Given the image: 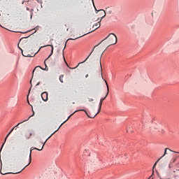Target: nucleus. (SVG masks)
<instances>
[{
	"instance_id": "f257e3e1",
	"label": "nucleus",
	"mask_w": 179,
	"mask_h": 179,
	"mask_svg": "<svg viewBox=\"0 0 179 179\" xmlns=\"http://www.w3.org/2000/svg\"><path fill=\"white\" fill-rule=\"evenodd\" d=\"M106 40H107L106 41ZM103 41H106L104 43L103 46L99 47L96 48H95V52L94 55H101L99 59V69L101 71V76L103 79V68L101 67V57H103V54H104V51L107 50L106 48V45H108V47H110V45H114V44H117V36L114 34H110L105 39L102 40L98 45H96V47H99L101 43ZM105 48V49H104Z\"/></svg>"
},
{
	"instance_id": "f03ea898",
	"label": "nucleus",
	"mask_w": 179,
	"mask_h": 179,
	"mask_svg": "<svg viewBox=\"0 0 179 179\" xmlns=\"http://www.w3.org/2000/svg\"><path fill=\"white\" fill-rule=\"evenodd\" d=\"M105 83L107 87V93H106L105 97L101 98L100 99L98 112L95 115H95V117H96V115H97V114H99V113H100V111H101V106H103V101H104V100H106V98L107 97V96H108V92H109L108 84L107 83V81H106V80H105Z\"/></svg>"
},
{
	"instance_id": "7ed1b4c3",
	"label": "nucleus",
	"mask_w": 179,
	"mask_h": 179,
	"mask_svg": "<svg viewBox=\"0 0 179 179\" xmlns=\"http://www.w3.org/2000/svg\"><path fill=\"white\" fill-rule=\"evenodd\" d=\"M78 111H84V113H85L86 115H87V117H89V118H94V117H96V115H89V113H87V111H86V110H84V109L76 110L73 113H72V114L67 118L66 120H65L63 123L61 124V125L59 127V128L57 129V131H59V128H61V127H62V125H64V124H65V122H66V121H68V120H69V118H71V115H73V114H74L75 113H78Z\"/></svg>"
},
{
	"instance_id": "20e7f679",
	"label": "nucleus",
	"mask_w": 179,
	"mask_h": 179,
	"mask_svg": "<svg viewBox=\"0 0 179 179\" xmlns=\"http://www.w3.org/2000/svg\"><path fill=\"white\" fill-rule=\"evenodd\" d=\"M33 150H38L39 152L41 151V150H40V148L31 147L30 148V152H29V164L27 166H25L21 171L13 173L12 174H19V173L23 171V170H24V169H26V167H27V166H29L30 164V163H31V152H33Z\"/></svg>"
},
{
	"instance_id": "39448f33",
	"label": "nucleus",
	"mask_w": 179,
	"mask_h": 179,
	"mask_svg": "<svg viewBox=\"0 0 179 179\" xmlns=\"http://www.w3.org/2000/svg\"><path fill=\"white\" fill-rule=\"evenodd\" d=\"M18 48H19V50H20V51H21V52H22V55H23V57H29V58H31V57H35L36 56V54H37V52L36 53H31V55H30V54H29L28 52H27V51H25L24 53H23V49L22 48H21L20 47H19L18 46Z\"/></svg>"
},
{
	"instance_id": "423d86ee",
	"label": "nucleus",
	"mask_w": 179,
	"mask_h": 179,
	"mask_svg": "<svg viewBox=\"0 0 179 179\" xmlns=\"http://www.w3.org/2000/svg\"><path fill=\"white\" fill-rule=\"evenodd\" d=\"M22 122L18 123L15 127H14L10 131V132L8 134V135L6 136L4 143H3L1 150H2V148H3V145H5V143L6 142V140L8 139V137L9 136V135H10L12 134V132H13V129H15L16 128V127H19V125H20V124H22Z\"/></svg>"
},
{
	"instance_id": "0eeeda50",
	"label": "nucleus",
	"mask_w": 179,
	"mask_h": 179,
	"mask_svg": "<svg viewBox=\"0 0 179 179\" xmlns=\"http://www.w3.org/2000/svg\"><path fill=\"white\" fill-rule=\"evenodd\" d=\"M96 48H97V46H94V48L92 49V51L90 53V55H88V57L85 59V61H83L81 63H79L78 64V66H76V68H78L79 66V65H80V64H85V62H86V61H87V59H89V58L90 57V55H92V54H93V52H94V50H96Z\"/></svg>"
},
{
	"instance_id": "6e6552de",
	"label": "nucleus",
	"mask_w": 179,
	"mask_h": 179,
	"mask_svg": "<svg viewBox=\"0 0 179 179\" xmlns=\"http://www.w3.org/2000/svg\"><path fill=\"white\" fill-rule=\"evenodd\" d=\"M96 48H97V46H94V48L92 49V51L90 53V55H88V57L85 59V61H83L81 63H79L78 64V66H76V68H78L79 66V65H80V64H85V62H86V61H87V59H89V58L90 57V55H92V54H93V52H94V50H96Z\"/></svg>"
},
{
	"instance_id": "1a4fd4ad",
	"label": "nucleus",
	"mask_w": 179,
	"mask_h": 179,
	"mask_svg": "<svg viewBox=\"0 0 179 179\" xmlns=\"http://www.w3.org/2000/svg\"><path fill=\"white\" fill-rule=\"evenodd\" d=\"M96 48H97V46H94V48L92 49V51L90 53V55H88V57L85 59V61H83L81 63H79L78 64V66H76V68H78L79 66V65H80V64H85V62H86V61H87V59H89V58L90 57V55H92V54H93V52H94V50H96Z\"/></svg>"
},
{
	"instance_id": "9d476101",
	"label": "nucleus",
	"mask_w": 179,
	"mask_h": 179,
	"mask_svg": "<svg viewBox=\"0 0 179 179\" xmlns=\"http://www.w3.org/2000/svg\"><path fill=\"white\" fill-rule=\"evenodd\" d=\"M58 130L55 131L43 143V142H39V145H43L42 147L41 148L40 150H41L42 149H44V145H45V143H47V141H48V139H50V138H51V136H52V135H54V134H55V132H57Z\"/></svg>"
},
{
	"instance_id": "9b49d317",
	"label": "nucleus",
	"mask_w": 179,
	"mask_h": 179,
	"mask_svg": "<svg viewBox=\"0 0 179 179\" xmlns=\"http://www.w3.org/2000/svg\"><path fill=\"white\" fill-rule=\"evenodd\" d=\"M41 99L43 100V101H48V92H44L41 94Z\"/></svg>"
},
{
	"instance_id": "f8f14e48",
	"label": "nucleus",
	"mask_w": 179,
	"mask_h": 179,
	"mask_svg": "<svg viewBox=\"0 0 179 179\" xmlns=\"http://www.w3.org/2000/svg\"><path fill=\"white\" fill-rule=\"evenodd\" d=\"M100 22H101V20H100L99 22H98L97 23L94 24L92 27L94 29L91 31L90 32L87 33V34H89L90 33H92V31H94V30H97V29H99V27H100Z\"/></svg>"
},
{
	"instance_id": "ddd939ff",
	"label": "nucleus",
	"mask_w": 179,
	"mask_h": 179,
	"mask_svg": "<svg viewBox=\"0 0 179 179\" xmlns=\"http://www.w3.org/2000/svg\"><path fill=\"white\" fill-rule=\"evenodd\" d=\"M99 16H101L100 20H102L103 17H106V11L104 10H99Z\"/></svg>"
},
{
	"instance_id": "4468645a",
	"label": "nucleus",
	"mask_w": 179,
	"mask_h": 179,
	"mask_svg": "<svg viewBox=\"0 0 179 179\" xmlns=\"http://www.w3.org/2000/svg\"><path fill=\"white\" fill-rule=\"evenodd\" d=\"M45 47H51V48H52L50 56L45 59V61H47V59H48L50 58V57H51V55H52V54H54V45H48Z\"/></svg>"
},
{
	"instance_id": "2eb2a0df",
	"label": "nucleus",
	"mask_w": 179,
	"mask_h": 179,
	"mask_svg": "<svg viewBox=\"0 0 179 179\" xmlns=\"http://www.w3.org/2000/svg\"><path fill=\"white\" fill-rule=\"evenodd\" d=\"M169 150L170 152H174L171 150H170V148H166L164 150V155L159 158L160 159H163V157H164L166 156V155H167V151Z\"/></svg>"
},
{
	"instance_id": "dca6fc26",
	"label": "nucleus",
	"mask_w": 179,
	"mask_h": 179,
	"mask_svg": "<svg viewBox=\"0 0 179 179\" xmlns=\"http://www.w3.org/2000/svg\"><path fill=\"white\" fill-rule=\"evenodd\" d=\"M33 136V133H26L25 134V138L26 139H30V138H31V136Z\"/></svg>"
},
{
	"instance_id": "f3484780",
	"label": "nucleus",
	"mask_w": 179,
	"mask_h": 179,
	"mask_svg": "<svg viewBox=\"0 0 179 179\" xmlns=\"http://www.w3.org/2000/svg\"><path fill=\"white\" fill-rule=\"evenodd\" d=\"M1 174H2L3 176H5L6 174H12V173H8V172H5V171H2V163L1 165V171H0Z\"/></svg>"
},
{
	"instance_id": "a211bd4d",
	"label": "nucleus",
	"mask_w": 179,
	"mask_h": 179,
	"mask_svg": "<svg viewBox=\"0 0 179 179\" xmlns=\"http://www.w3.org/2000/svg\"><path fill=\"white\" fill-rule=\"evenodd\" d=\"M39 69H42L43 71L45 70V69H43L41 66H37L36 67H35L34 70L33 71V73H34V71H38Z\"/></svg>"
},
{
	"instance_id": "6ab92c4d",
	"label": "nucleus",
	"mask_w": 179,
	"mask_h": 179,
	"mask_svg": "<svg viewBox=\"0 0 179 179\" xmlns=\"http://www.w3.org/2000/svg\"><path fill=\"white\" fill-rule=\"evenodd\" d=\"M86 34H84V35H83V36H78V37H77V38H69L68 40H67V41H69V40H78V38H80V37H83V36H86Z\"/></svg>"
},
{
	"instance_id": "aec40b11",
	"label": "nucleus",
	"mask_w": 179,
	"mask_h": 179,
	"mask_svg": "<svg viewBox=\"0 0 179 179\" xmlns=\"http://www.w3.org/2000/svg\"><path fill=\"white\" fill-rule=\"evenodd\" d=\"M59 80H60L61 83H64V75H61L59 76Z\"/></svg>"
},
{
	"instance_id": "412c9836",
	"label": "nucleus",
	"mask_w": 179,
	"mask_h": 179,
	"mask_svg": "<svg viewBox=\"0 0 179 179\" xmlns=\"http://www.w3.org/2000/svg\"><path fill=\"white\" fill-rule=\"evenodd\" d=\"M108 15H111L113 13V10H111L110 8H106Z\"/></svg>"
},
{
	"instance_id": "4be33fe9",
	"label": "nucleus",
	"mask_w": 179,
	"mask_h": 179,
	"mask_svg": "<svg viewBox=\"0 0 179 179\" xmlns=\"http://www.w3.org/2000/svg\"><path fill=\"white\" fill-rule=\"evenodd\" d=\"M160 158L155 163L154 166H153V170H155V168L156 167V166H157V163H159V161H160Z\"/></svg>"
},
{
	"instance_id": "5701e85b",
	"label": "nucleus",
	"mask_w": 179,
	"mask_h": 179,
	"mask_svg": "<svg viewBox=\"0 0 179 179\" xmlns=\"http://www.w3.org/2000/svg\"><path fill=\"white\" fill-rule=\"evenodd\" d=\"M33 115H34V111H33V115H32L29 116L27 120H24L22 122H26V121H29V120H30V118H31V117H32Z\"/></svg>"
},
{
	"instance_id": "b1692460",
	"label": "nucleus",
	"mask_w": 179,
	"mask_h": 179,
	"mask_svg": "<svg viewBox=\"0 0 179 179\" xmlns=\"http://www.w3.org/2000/svg\"><path fill=\"white\" fill-rule=\"evenodd\" d=\"M175 162H176V159H174L173 160V162H171V164H169V167H171V164H172V163H175Z\"/></svg>"
},
{
	"instance_id": "393cba45",
	"label": "nucleus",
	"mask_w": 179,
	"mask_h": 179,
	"mask_svg": "<svg viewBox=\"0 0 179 179\" xmlns=\"http://www.w3.org/2000/svg\"><path fill=\"white\" fill-rule=\"evenodd\" d=\"M38 3H43V1L41 0H36Z\"/></svg>"
},
{
	"instance_id": "a878e982",
	"label": "nucleus",
	"mask_w": 179,
	"mask_h": 179,
	"mask_svg": "<svg viewBox=\"0 0 179 179\" xmlns=\"http://www.w3.org/2000/svg\"><path fill=\"white\" fill-rule=\"evenodd\" d=\"M34 30H35V33H36V31H37V30H38V27H36Z\"/></svg>"
},
{
	"instance_id": "bb28decb",
	"label": "nucleus",
	"mask_w": 179,
	"mask_h": 179,
	"mask_svg": "<svg viewBox=\"0 0 179 179\" xmlns=\"http://www.w3.org/2000/svg\"><path fill=\"white\" fill-rule=\"evenodd\" d=\"M89 101H93V99H89Z\"/></svg>"
},
{
	"instance_id": "cd10ccee",
	"label": "nucleus",
	"mask_w": 179,
	"mask_h": 179,
	"mask_svg": "<svg viewBox=\"0 0 179 179\" xmlns=\"http://www.w3.org/2000/svg\"><path fill=\"white\" fill-rule=\"evenodd\" d=\"M85 78H89V74H87V75L85 76Z\"/></svg>"
},
{
	"instance_id": "c85d7f7f",
	"label": "nucleus",
	"mask_w": 179,
	"mask_h": 179,
	"mask_svg": "<svg viewBox=\"0 0 179 179\" xmlns=\"http://www.w3.org/2000/svg\"><path fill=\"white\" fill-rule=\"evenodd\" d=\"M38 85H40V83H38L36 84V86H38Z\"/></svg>"
},
{
	"instance_id": "c756f323",
	"label": "nucleus",
	"mask_w": 179,
	"mask_h": 179,
	"mask_svg": "<svg viewBox=\"0 0 179 179\" xmlns=\"http://www.w3.org/2000/svg\"><path fill=\"white\" fill-rule=\"evenodd\" d=\"M178 175H174V177L176 178V177H178Z\"/></svg>"
},
{
	"instance_id": "7c9ffc66",
	"label": "nucleus",
	"mask_w": 179,
	"mask_h": 179,
	"mask_svg": "<svg viewBox=\"0 0 179 179\" xmlns=\"http://www.w3.org/2000/svg\"><path fill=\"white\" fill-rule=\"evenodd\" d=\"M27 10H29V8L28 7H27Z\"/></svg>"
},
{
	"instance_id": "2f4dec72",
	"label": "nucleus",
	"mask_w": 179,
	"mask_h": 179,
	"mask_svg": "<svg viewBox=\"0 0 179 179\" xmlns=\"http://www.w3.org/2000/svg\"><path fill=\"white\" fill-rule=\"evenodd\" d=\"M44 64H45V66L47 67V64H45V62H44Z\"/></svg>"
},
{
	"instance_id": "473e14b6",
	"label": "nucleus",
	"mask_w": 179,
	"mask_h": 179,
	"mask_svg": "<svg viewBox=\"0 0 179 179\" xmlns=\"http://www.w3.org/2000/svg\"><path fill=\"white\" fill-rule=\"evenodd\" d=\"M27 103H28L29 104H30V103L29 102V99H27Z\"/></svg>"
},
{
	"instance_id": "72a5a7b5",
	"label": "nucleus",
	"mask_w": 179,
	"mask_h": 179,
	"mask_svg": "<svg viewBox=\"0 0 179 179\" xmlns=\"http://www.w3.org/2000/svg\"><path fill=\"white\" fill-rule=\"evenodd\" d=\"M153 174H155V171H152V175H153Z\"/></svg>"
},
{
	"instance_id": "f704fd0d",
	"label": "nucleus",
	"mask_w": 179,
	"mask_h": 179,
	"mask_svg": "<svg viewBox=\"0 0 179 179\" xmlns=\"http://www.w3.org/2000/svg\"><path fill=\"white\" fill-rule=\"evenodd\" d=\"M23 3H24V1H22V4L23 5Z\"/></svg>"
},
{
	"instance_id": "c9c22d12",
	"label": "nucleus",
	"mask_w": 179,
	"mask_h": 179,
	"mask_svg": "<svg viewBox=\"0 0 179 179\" xmlns=\"http://www.w3.org/2000/svg\"><path fill=\"white\" fill-rule=\"evenodd\" d=\"M98 12H99V10H96V13H98Z\"/></svg>"
},
{
	"instance_id": "e433bc0d",
	"label": "nucleus",
	"mask_w": 179,
	"mask_h": 179,
	"mask_svg": "<svg viewBox=\"0 0 179 179\" xmlns=\"http://www.w3.org/2000/svg\"><path fill=\"white\" fill-rule=\"evenodd\" d=\"M63 57H64V61H65V57H64V55H63Z\"/></svg>"
},
{
	"instance_id": "4c0bfd02",
	"label": "nucleus",
	"mask_w": 179,
	"mask_h": 179,
	"mask_svg": "<svg viewBox=\"0 0 179 179\" xmlns=\"http://www.w3.org/2000/svg\"><path fill=\"white\" fill-rule=\"evenodd\" d=\"M30 90H31V89L29 90V93H30Z\"/></svg>"
},
{
	"instance_id": "58836bf2",
	"label": "nucleus",
	"mask_w": 179,
	"mask_h": 179,
	"mask_svg": "<svg viewBox=\"0 0 179 179\" xmlns=\"http://www.w3.org/2000/svg\"><path fill=\"white\" fill-rule=\"evenodd\" d=\"M150 178H152V176H150L148 179H150Z\"/></svg>"
},
{
	"instance_id": "ea45409f",
	"label": "nucleus",
	"mask_w": 179,
	"mask_h": 179,
	"mask_svg": "<svg viewBox=\"0 0 179 179\" xmlns=\"http://www.w3.org/2000/svg\"><path fill=\"white\" fill-rule=\"evenodd\" d=\"M97 20H100V18H98Z\"/></svg>"
},
{
	"instance_id": "a19ab883",
	"label": "nucleus",
	"mask_w": 179,
	"mask_h": 179,
	"mask_svg": "<svg viewBox=\"0 0 179 179\" xmlns=\"http://www.w3.org/2000/svg\"><path fill=\"white\" fill-rule=\"evenodd\" d=\"M76 67L73 68V69H76Z\"/></svg>"
},
{
	"instance_id": "79ce46f5",
	"label": "nucleus",
	"mask_w": 179,
	"mask_h": 179,
	"mask_svg": "<svg viewBox=\"0 0 179 179\" xmlns=\"http://www.w3.org/2000/svg\"><path fill=\"white\" fill-rule=\"evenodd\" d=\"M173 173H176V171H173Z\"/></svg>"
},
{
	"instance_id": "37998d69",
	"label": "nucleus",
	"mask_w": 179,
	"mask_h": 179,
	"mask_svg": "<svg viewBox=\"0 0 179 179\" xmlns=\"http://www.w3.org/2000/svg\"><path fill=\"white\" fill-rule=\"evenodd\" d=\"M176 171H179V169H178V170H176Z\"/></svg>"
}]
</instances>
